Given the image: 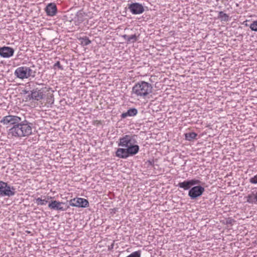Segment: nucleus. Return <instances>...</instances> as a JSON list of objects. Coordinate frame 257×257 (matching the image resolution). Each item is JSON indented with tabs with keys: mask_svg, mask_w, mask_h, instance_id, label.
<instances>
[{
	"mask_svg": "<svg viewBox=\"0 0 257 257\" xmlns=\"http://www.w3.org/2000/svg\"><path fill=\"white\" fill-rule=\"evenodd\" d=\"M32 134V124L25 120L9 130L8 135L12 138L22 139Z\"/></svg>",
	"mask_w": 257,
	"mask_h": 257,
	"instance_id": "nucleus-1",
	"label": "nucleus"
},
{
	"mask_svg": "<svg viewBox=\"0 0 257 257\" xmlns=\"http://www.w3.org/2000/svg\"><path fill=\"white\" fill-rule=\"evenodd\" d=\"M152 85L146 81H141L135 84L132 88V94L138 99L145 98L152 92Z\"/></svg>",
	"mask_w": 257,
	"mask_h": 257,
	"instance_id": "nucleus-2",
	"label": "nucleus"
},
{
	"mask_svg": "<svg viewBox=\"0 0 257 257\" xmlns=\"http://www.w3.org/2000/svg\"><path fill=\"white\" fill-rule=\"evenodd\" d=\"M136 136L126 135L119 139L118 146L126 149H130L131 152L137 154L140 150L139 146L137 144Z\"/></svg>",
	"mask_w": 257,
	"mask_h": 257,
	"instance_id": "nucleus-3",
	"label": "nucleus"
},
{
	"mask_svg": "<svg viewBox=\"0 0 257 257\" xmlns=\"http://www.w3.org/2000/svg\"><path fill=\"white\" fill-rule=\"evenodd\" d=\"M14 74L17 78L24 79L30 77L34 78L36 75V71L31 67L21 66L15 70Z\"/></svg>",
	"mask_w": 257,
	"mask_h": 257,
	"instance_id": "nucleus-4",
	"label": "nucleus"
},
{
	"mask_svg": "<svg viewBox=\"0 0 257 257\" xmlns=\"http://www.w3.org/2000/svg\"><path fill=\"white\" fill-rule=\"evenodd\" d=\"M47 91H48V89L47 87L33 89L31 91L30 93L27 95L26 99L27 100L40 101L44 98Z\"/></svg>",
	"mask_w": 257,
	"mask_h": 257,
	"instance_id": "nucleus-5",
	"label": "nucleus"
},
{
	"mask_svg": "<svg viewBox=\"0 0 257 257\" xmlns=\"http://www.w3.org/2000/svg\"><path fill=\"white\" fill-rule=\"evenodd\" d=\"M16 188L7 183L0 181V196L11 197L15 195Z\"/></svg>",
	"mask_w": 257,
	"mask_h": 257,
	"instance_id": "nucleus-6",
	"label": "nucleus"
},
{
	"mask_svg": "<svg viewBox=\"0 0 257 257\" xmlns=\"http://www.w3.org/2000/svg\"><path fill=\"white\" fill-rule=\"evenodd\" d=\"M21 118L16 115H9L3 117L1 120L0 122L4 125L10 126L11 125L15 126L16 124L21 122Z\"/></svg>",
	"mask_w": 257,
	"mask_h": 257,
	"instance_id": "nucleus-7",
	"label": "nucleus"
},
{
	"mask_svg": "<svg viewBox=\"0 0 257 257\" xmlns=\"http://www.w3.org/2000/svg\"><path fill=\"white\" fill-rule=\"evenodd\" d=\"M205 191L203 187L197 185L192 187L188 192V196L191 199H195L201 196Z\"/></svg>",
	"mask_w": 257,
	"mask_h": 257,
	"instance_id": "nucleus-8",
	"label": "nucleus"
},
{
	"mask_svg": "<svg viewBox=\"0 0 257 257\" xmlns=\"http://www.w3.org/2000/svg\"><path fill=\"white\" fill-rule=\"evenodd\" d=\"M201 182L196 179H193L189 180H185L182 182H179L177 185V187L183 188L185 190L190 189L192 186L195 185H200Z\"/></svg>",
	"mask_w": 257,
	"mask_h": 257,
	"instance_id": "nucleus-9",
	"label": "nucleus"
},
{
	"mask_svg": "<svg viewBox=\"0 0 257 257\" xmlns=\"http://www.w3.org/2000/svg\"><path fill=\"white\" fill-rule=\"evenodd\" d=\"M70 205L71 206L85 208L89 206L88 200L82 198H75L69 201Z\"/></svg>",
	"mask_w": 257,
	"mask_h": 257,
	"instance_id": "nucleus-10",
	"label": "nucleus"
},
{
	"mask_svg": "<svg viewBox=\"0 0 257 257\" xmlns=\"http://www.w3.org/2000/svg\"><path fill=\"white\" fill-rule=\"evenodd\" d=\"M128 9L129 11L134 15L142 14L145 11L143 5L138 3L129 4Z\"/></svg>",
	"mask_w": 257,
	"mask_h": 257,
	"instance_id": "nucleus-11",
	"label": "nucleus"
},
{
	"mask_svg": "<svg viewBox=\"0 0 257 257\" xmlns=\"http://www.w3.org/2000/svg\"><path fill=\"white\" fill-rule=\"evenodd\" d=\"M131 149H126L124 148H118L115 152V156L121 159H126L129 156L135 155V154L131 152Z\"/></svg>",
	"mask_w": 257,
	"mask_h": 257,
	"instance_id": "nucleus-12",
	"label": "nucleus"
},
{
	"mask_svg": "<svg viewBox=\"0 0 257 257\" xmlns=\"http://www.w3.org/2000/svg\"><path fill=\"white\" fill-rule=\"evenodd\" d=\"M64 205L65 203L54 200L49 202L48 207L51 209L55 210L65 211L68 208V207H66V206H64Z\"/></svg>",
	"mask_w": 257,
	"mask_h": 257,
	"instance_id": "nucleus-13",
	"label": "nucleus"
},
{
	"mask_svg": "<svg viewBox=\"0 0 257 257\" xmlns=\"http://www.w3.org/2000/svg\"><path fill=\"white\" fill-rule=\"evenodd\" d=\"M14 49L10 47L4 46L0 48V56L3 58H10L13 56Z\"/></svg>",
	"mask_w": 257,
	"mask_h": 257,
	"instance_id": "nucleus-14",
	"label": "nucleus"
},
{
	"mask_svg": "<svg viewBox=\"0 0 257 257\" xmlns=\"http://www.w3.org/2000/svg\"><path fill=\"white\" fill-rule=\"evenodd\" d=\"M45 11L48 16L53 17L57 13V6L54 3L49 4L46 7Z\"/></svg>",
	"mask_w": 257,
	"mask_h": 257,
	"instance_id": "nucleus-15",
	"label": "nucleus"
},
{
	"mask_svg": "<svg viewBox=\"0 0 257 257\" xmlns=\"http://www.w3.org/2000/svg\"><path fill=\"white\" fill-rule=\"evenodd\" d=\"M85 14L81 11H78L75 15L73 21L76 25H79L84 21Z\"/></svg>",
	"mask_w": 257,
	"mask_h": 257,
	"instance_id": "nucleus-16",
	"label": "nucleus"
},
{
	"mask_svg": "<svg viewBox=\"0 0 257 257\" xmlns=\"http://www.w3.org/2000/svg\"><path fill=\"white\" fill-rule=\"evenodd\" d=\"M138 113V110L135 108H130L125 112L121 114V118H124L127 116H134Z\"/></svg>",
	"mask_w": 257,
	"mask_h": 257,
	"instance_id": "nucleus-17",
	"label": "nucleus"
},
{
	"mask_svg": "<svg viewBox=\"0 0 257 257\" xmlns=\"http://www.w3.org/2000/svg\"><path fill=\"white\" fill-rule=\"evenodd\" d=\"M247 202L250 204H257V192H252L246 196Z\"/></svg>",
	"mask_w": 257,
	"mask_h": 257,
	"instance_id": "nucleus-18",
	"label": "nucleus"
},
{
	"mask_svg": "<svg viewBox=\"0 0 257 257\" xmlns=\"http://www.w3.org/2000/svg\"><path fill=\"white\" fill-rule=\"evenodd\" d=\"M127 43H134L137 41V37L136 34L131 36L123 35L121 36Z\"/></svg>",
	"mask_w": 257,
	"mask_h": 257,
	"instance_id": "nucleus-19",
	"label": "nucleus"
},
{
	"mask_svg": "<svg viewBox=\"0 0 257 257\" xmlns=\"http://www.w3.org/2000/svg\"><path fill=\"white\" fill-rule=\"evenodd\" d=\"M217 18L219 19L221 21L223 22H227L229 20V16L226 13H224L222 11H220L218 12V16Z\"/></svg>",
	"mask_w": 257,
	"mask_h": 257,
	"instance_id": "nucleus-20",
	"label": "nucleus"
},
{
	"mask_svg": "<svg viewBox=\"0 0 257 257\" xmlns=\"http://www.w3.org/2000/svg\"><path fill=\"white\" fill-rule=\"evenodd\" d=\"M236 221L231 217L226 218L223 221V223L227 225L228 226H231L234 224Z\"/></svg>",
	"mask_w": 257,
	"mask_h": 257,
	"instance_id": "nucleus-21",
	"label": "nucleus"
},
{
	"mask_svg": "<svg viewBox=\"0 0 257 257\" xmlns=\"http://www.w3.org/2000/svg\"><path fill=\"white\" fill-rule=\"evenodd\" d=\"M197 135L194 132H191L185 134L186 139L188 141H191L197 137Z\"/></svg>",
	"mask_w": 257,
	"mask_h": 257,
	"instance_id": "nucleus-22",
	"label": "nucleus"
},
{
	"mask_svg": "<svg viewBox=\"0 0 257 257\" xmlns=\"http://www.w3.org/2000/svg\"><path fill=\"white\" fill-rule=\"evenodd\" d=\"M79 40L80 41L81 44L83 46H87L91 43L90 40L87 37L80 38Z\"/></svg>",
	"mask_w": 257,
	"mask_h": 257,
	"instance_id": "nucleus-23",
	"label": "nucleus"
},
{
	"mask_svg": "<svg viewBox=\"0 0 257 257\" xmlns=\"http://www.w3.org/2000/svg\"><path fill=\"white\" fill-rule=\"evenodd\" d=\"M48 202V200H46L45 199H42L41 198H37L36 199V202L35 203L38 205H46Z\"/></svg>",
	"mask_w": 257,
	"mask_h": 257,
	"instance_id": "nucleus-24",
	"label": "nucleus"
},
{
	"mask_svg": "<svg viewBox=\"0 0 257 257\" xmlns=\"http://www.w3.org/2000/svg\"><path fill=\"white\" fill-rule=\"evenodd\" d=\"M53 68L54 69H58L59 70H62L64 69L63 66L61 65L59 61H57L53 65Z\"/></svg>",
	"mask_w": 257,
	"mask_h": 257,
	"instance_id": "nucleus-25",
	"label": "nucleus"
},
{
	"mask_svg": "<svg viewBox=\"0 0 257 257\" xmlns=\"http://www.w3.org/2000/svg\"><path fill=\"white\" fill-rule=\"evenodd\" d=\"M250 28L252 31L257 32V21H253L250 24Z\"/></svg>",
	"mask_w": 257,
	"mask_h": 257,
	"instance_id": "nucleus-26",
	"label": "nucleus"
},
{
	"mask_svg": "<svg viewBox=\"0 0 257 257\" xmlns=\"http://www.w3.org/2000/svg\"><path fill=\"white\" fill-rule=\"evenodd\" d=\"M249 182L252 184H257V174L249 179Z\"/></svg>",
	"mask_w": 257,
	"mask_h": 257,
	"instance_id": "nucleus-27",
	"label": "nucleus"
},
{
	"mask_svg": "<svg viewBox=\"0 0 257 257\" xmlns=\"http://www.w3.org/2000/svg\"><path fill=\"white\" fill-rule=\"evenodd\" d=\"M23 93L24 94H28V95H29L30 92H29V91L25 89L23 90Z\"/></svg>",
	"mask_w": 257,
	"mask_h": 257,
	"instance_id": "nucleus-28",
	"label": "nucleus"
},
{
	"mask_svg": "<svg viewBox=\"0 0 257 257\" xmlns=\"http://www.w3.org/2000/svg\"><path fill=\"white\" fill-rule=\"evenodd\" d=\"M32 67H33V68H34V67H35L34 65H33V66H32Z\"/></svg>",
	"mask_w": 257,
	"mask_h": 257,
	"instance_id": "nucleus-29",
	"label": "nucleus"
}]
</instances>
